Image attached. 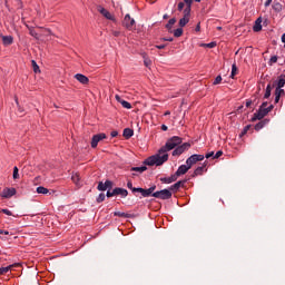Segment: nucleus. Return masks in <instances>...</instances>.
<instances>
[{"instance_id": "obj_1", "label": "nucleus", "mask_w": 285, "mask_h": 285, "mask_svg": "<svg viewBox=\"0 0 285 285\" xmlns=\"http://www.w3.org/2000/svg\"><path fill=\"white\" fill-rule=\"evenodd\" d=\"M181 141H184L181 137L173 136L166 141L165 146H163L156 155L145 159V166H164V164L168 161V153H170V150H175V148L178 146H181Z\"/></svg>"}, {"instance_id": "obj_2", "label": "nucleus", "mask_w": 285, "mask_h": 285, "mask_svg": "<svg viewBox=\"0 0 285 285\" xmlns=\"http://www.w3.org/2000/svg\"><path fill=\"white\" fill-rule=\"evenodd\" d=\"M14 195H17V189L13 187H6L0 193V197L2 199H10V198L14 197Z\"/></svg>"}, {"instance_id": "obj_3", "label": "nucleus", "mask_w": 285, "mask_h": 285, "mask_svg": "<svg viewBox=\"0 0 285 285\" xmlns=\"http://www.w3.org/2000/svg\"><path fill=\"white\" fill-rule=\"evenodd\" d=\"M153 197L156 199H170V197H173V191H170V189H163L154 193Z\"/></svg>"}, {"instance_id": "obj_4", "label": "nucleus", "mask_w": 285, "mask_h": 285, "mask_svg": "<svg viewBox=\"0 0 285 285\" xmlns=\"http://www.w3.org/2000/svg\"><path fill=\"white\" fill-rule=\"evenodd\" d=\"M204 157H205L204 155L194 154L189 158H187L186 165L189 168H193V166H195V164H197V161H204Z\"/></svg>"}, {"instance_id": "obj_5", "label": "nucleus", "mask_w": 285, "mask_h": 285, "mask_svg": "<svg viewBox=\"0 0 285 285\" xmlns=\"http://www.w3.org/2000/svg\"><path fill=\"white\" fill-rule=\"evenodd\" d=\"M189 148H190V142L178 145L173 151V157H179V155H184V153H186V150H188Z\"/></svg>"}, {"instance_id": "obj_6", "label": "nucleus", "mask_w": 285, "mask_h": 285, "mask_svg": "<svg viewBox=\"0 0 285 285\" xmlns=\"http://www.w3.org/2000/svg\"><path fill=\"white\" fill-rule=\"evenodd\" d=\"M189 148H190V142L178 145L173 151V157H179V155H184V153H186V150H188Z\"/></svg>"}, {"instance_id": "obj_7", "label": "nucleus", "mask_w": 285, "mask_h": 285, "mask_svg": "<svg viewBox=\"0 0 285 285\" xmlns=\"http://www.w3.org/2000/svg\"><path fill=\"white\" fill-rule=\"evenodd\" d=\"M104 139H108L105 132L94 135L91 138V148H97L99 146V141H104Z\"/></svg>"}, {"instance_id": "obj_8", "label": "nucleus", "mask_w": 285, "mask_h": 285, "mask_svg": "<svg viewBox=\"0 0 285 285\" xmlns=\"http://www.w3.org/2000/svg\"><path fill=\"white\" fill-rule=\"evenodd\" d=\"M268 115V110L259 107V109L254 114V117L252 118V121H261V119H264Z\"/></svg>"}, {"instance_id": "obj_9", "label": "nucleus", "mask_w": 285, "mask_h": 285, "mask_svg": "<svg viewBox=\"0 0 285 285\" xmlns=\"http://www.w3.org/2000/svg\"><path fill=\"white\" fill-rule=\"evenodd\" d=\"M122 26L127 30H132L135 28V19L130 18V14H126L122 21Z\"/></svg>"}, {"instance_id": "obj_10", "label": "nucleus", "mask_w": 285, "mask_h": 285, "mask_svg": "<svg viewBox=\"0 0 285 285\" xmlns=\"http://www.w3.org/2000/svg\"><path fill=\"white\" fill-rule=\"evenodd\" d=\"M98 12H100V14L105 17V19H108L109 21H115V16L110 13V11H108L106 8L99 7Z\"/></svg>"}, {"instance_id": "obj_11", "label": "nucleus", "mask_w": 285, "mask_h": 285, "mask_svg": "<svg viewBox=\"0 0 285 285\" xmlns=\"http://www.w3.org/2000/svg\"><path fill=\"white\" fill-rule=\"evenodd\" d=\"M190 21V11L184 10V17L179 20V27L186 28V24Z\"/></svg>"}, {"instance_id": "obj_12", "label": "nucleus", "mask_w": 285, "mask_h": 285, "mask_svg": "<svg viewBox=\"0 0 285 285\" xmlns=\"http://www.w3.org/2000/svg\"><path fill=\"white\" fill-rule=\"evenodd\" d=\"M75 79H77L79 83H82V86H88V83H90V79H88V77L82 73L75 75Z\"/></svg>"}, {"instance_id": "obj_13", "label": "nucleus", "mask_w": 285, "mask_h": 285, "mask_svg": "<svg viewBox=\"0 0 285 285\" xmlns=\"http://www.w3.org/2000/svg\"><path fill=\"white\" fill-rule=\"evenodd\" d=\"M190 170V167L188 165H180L175 173V175L178 177H181V175H186Z\"/></svg>"}, {"instance_id": "obj_14", "label": "nucleus", "mask_w": 285, "mask_h": 285, "mask_svg": "<svg viewBox=\"0 0 285 285\" xmlns=\"http://www.w3.org/2000/svg\"><path fill=\"white\" fill-rule=\"evenodd\" d=\"M19 267H21V264L19 263H14L7 267H0V275H6V273H9V271H12L13 268H19Z\"/></svg>"}, {"instance_id": "obj_15", "label": "nucleus", "mask_w": 285, "mask_h": 285, "mask_svg": "<svg viewBox=\"0 0 285 285\" xmlns=\"http://www.w3.org/2000/svg\"><path fill=\"white\" fill-rule=\"evenodd\" d=\"M0 38L2 39V45L8 47L14 43V38L12 36H3L1 35Z\"/></svg>"}, {"instance_id": "obj_16", "label": "nucleus", "mask_w": 285, "mask_h": 285, "mask_svg": "<svg viewBox=\"0 0 285 285\" xmlns=\"http://www.w3.org/2000/svg\"><path fill=\"white\" fill-rule=\"evenodd\" d=\"M116 101H118V104H121L122 108H127V110H130V108H132V106L130 105V102L121 99V96L116 95L115 96Z\"/></svg>"}, {"instance_id": "obj_17", "label": "nucleus", "mask_w": 285, "mask_h": 285, "mask_svg": "<svg viewBox=\"0 0 285 285\" xmlns=\"http://www.w3.org/2000/svg\"><path fill=\"white\" fill-rule=\"evenodd\" d=\"M185 184H186V180H179L176 184L171 185L169 190L177 193V190H179L180 188H184Z\"/></svg>"}, {"instance_id": "obj_18", "label": "nucleus", "mask_w": 285, "mask_h": 285, "mask_svg": "<svg viewBox=\"0 0 285 285\" xmlns=\"http://www.w3.org/2000/svg\"><path fill=\"white\" fill-rule=\"evenodd\" d=\"M177 179L178 178H177L176 174H174L170 177H163V178H160V181L163 184H173V181H177Z\"/></svg>"}, {"instance_id": "obj_19", "label": "nucleus", "mask_w": 285, "mask_h": 285, "mask_svg": "<svg viewBox=\"0 0 285 285\" xmlns=\"http://www.w3.org/2000/svg\"><path fill=\"white\" fill-rule=\"evenodd\" d=\"M284 86H285V79L284 78H278V80H275L274 82H273V88H284Z\"/></svg>"}, {"instance_id": "obj_20", "label": "nucleus", "mask_w": 285, "mask_h": 285, "mask_svg": "<svg viewBox=\"0 0 285 285\" xmlns=\"http://www.w3.org/2000/svg\"><path fill=\"white\" fill-rule=\"evenodd\" d=\"M157 188V186H151L148 189H144V197H153V195L155 194V189Z\"/></svg>"}, {"instance_id": "obj_21", "label": "nucleus", "mask_w": 285, "mask_h": 285, "mask_svg": "<svg viewBox=\"0 0 285 285\" xmlns=\"http://www.w3.org/2000/svg\"><path fill=\"white\" fill-rule=\"evenodd\" d=\"M27 28L31 37H33L35 39H40L41 36L39 35V32H37V30H35V27L27 26Z\"/></svg>"}, {"instance_id": "obj_22", "label": "nucleus", "mask_w": 285, "mask_h": 285, "mask_svg": "<svg viewBox=\"0 0 285 285\" xmlns=\"http://www.w3.org/2000/svg\"><path fill=\"white\" fill-rule=\"evenodd\" d=\"M114 193L116 195H120V197H128V190H126L124 188H115Z\"/></svg>"}, {"instance_id": "obj_23", "label": "nucleus", "mask_w": 285, "mask_h": 285, "mask_svg": "<svg viewBox=\"0 0 285 285\" xmlns=\"http://www.w3.org/2000/svg\"><path fill=\"white\" fill-rule=\"evenodd\" d=\"M206 165H207V164L204 163L203 166L197 167V168L195 169V171H194L193 177H197V176H199V175H204V168H206Z\"/></svg>"}, {"instance_id": "obj_24", "label": "nucleus", "mask_w": 285, "mask_h": 285, "mask_svg": "<svg viewBox=\"0 0 285 285\" xmlns=\"http://www.w3.org/2000/svg\"><path fill=\"white\" fill-rule=\"evenodd\" d=\"M40 30V37H50V35H52V30L50 29H46V28H41L39 27Z\"/></svg>"}, {"instance_id": "obj_25", "label": "nucleus", "mask_w": 285, "mask_h": 285, "mask_svg": "<svg viewBox=\"0 0 285 285\" xmlns=\"http://www.w3.org/2000/svg\"><path fill=\"white\" fill-rule=\"evenodd\" d=\"M253 30L254 32H261L262 30V18H258L256 21H255V24L253 27Z\"/></svg>"}, {"instance_id": "obj_26", "label": "nucleus", "mask_w": 285, "mask_h": 285, "mask_svg": "<svg viewBox=\"0 0 285 285\" xmlns=\"http://www.w3.org/2000/svg\"><path fill=\"white\" fill-rule=\"evenodd\" d=\"M127 188L132 190V193H141V195H144V188H132V183L131 181L127 183Z\"/></svg>"}, {"instance_id": "obj_27", "label": "nucleus", "mask_w": 285, "mask_h": 285, "mask_svg": "<svg viewBox=\"0 0 285 285\" xmlns=\"http://www.w3.org/2000/svg\"><path fill=\"white\" fill-rule=\"evenodd\" d=\"M132 135H134L132 129H130V128L124 129L122 137H125V139H130V137H132Z\"/></svg>"}, {"instance_id": "obj_28", "label": "nucleus", "mask_w": 285, "mask_h": 285, "mask_svg": "<svg viewBox=\"0 0 285 285\" xmlns=\"http://www.w3.org/2000/svg\"><path fill=\"white\" fill-rule=\"evenodd\" d=\"M71 180L73 181V184H76V186H79V181H81V177L79 176L78 173H76V174H72Z\"/></svg>"}, {"instance_id": "obj_29", "label": "nucleus", "mask_w": 285, "mask_h": 285, "mask_svg": "<svg viewBox=\"0 0 285 285\" xmlns=\"http://www.w3.org/2000/svg\"><path fill=\"white\" fill-rule=\"evenodd\" d=\"M37 193H38V195H48V193H50V190L46 187L40 186V187H37Z\"/></svg>"}, {"instance_id": "obj_30", "label": "nucleus", "mask_w": 285, "mask_h": 285, "mask_svg": "<svg viewBox=\"0 0 285 285\" xmlns=\"http://www.w3.org/2000/svg\"><path fill=\"white\" fill-rule=\"evenodd\" d=\"M0 213H3V215H8V217H19V215L12 214V212L8 208L0 209Z\"/></svg>"}, {"instance_id": "obj_31", "label": "nucleus", "mask_w": 285, "mask_h": 285, "mask_svg": "<svg viewBox=\"0 0 285 285\" xmlns=\"http://www.w3.org/2000/svg\"><path fill=\"white\" fill-rule=\"evenodd\" d=\"M177 23V19L171 18L169 19L168 23L166 24L167 30H173V26Z\"/></svg>"}, {"instance_id": "obj_32", "label": "nucleus", "mask_w": 285, "mask_h": 285, "mask_svg": "<svg viewBox=\"0 0 285 285\" xmlns=\"http://www.w3.org/2000/svg\"><path fill=\"white\" fill-rule=\"evenodd\" d=\"M184 3L186 4V8L184 10L187 12H190L191 6H193V0H184Z\"/></svg>"}, {"instance_id": "obj_33", "label": "nucleus", "mask_w": 285, "mask_h": 285, "mask_svg": "<svg viewBox=\"0 0 285 285\" xmlns=\"http://www.w3.org/2000/svg\"><path fill=\"white\" fill-rule=\"evenodd\" d=\"M266 126V120H262L255 125V130H262Z\"/></svg>"}, {"instance_id": "obj_34", "label": "nucleus", "mask_w": 285, "mask_h": 285, "mask_svg": "<svg viewBox=\"0 0 285 285\" xmlns=\"http://www.w3.org/2000/svg\"><path fill=\"white\" fill-rule=\"evenodd\" d=\"M183 27H180V28H178V29H176L175 31H174V37H177V38H179V37H181V35H184V29H181Z\"/></svg>"}, {"instance_id": "obj_35", "label": "nucleus", "mask_w": 285, "mask_h": 285, "mask_svg": "<svg viewBox=\"0 0 285 285\" xmlns=\"http://www.w3.org/2000/svg\"><path fill=\"white\" fill-rule=\"evenodd\" d=\"M235 75H237V65H236V63H234V65L232 66L230 78H232V79H235Z\"/></svg>"}, {"instance_id": "obj_36", "label": "nucleus", "mask_w": 285, "mask_h": 285, "mask_svg": "<svg viewBox=\"0 0 285 285\" xmlns=\"http://www.w3.org/2000/svg\"><path fill=\"white\" fill-rule=\"evenodd\" d=\"M284 92H285L284 89L276 87V90H275L276 96L282 97V95H284Z\"/></svg>"}, {"instance_id": "obj_37", "label": "nucleus", "mask_w": 285, "mask_h": 285, "mask_svg": "<svg viewBox=\"0 0 285 285\" xmlns=\"http://www.w3.org/2000/svg\"><path fill=\"white\" fill-rule=\"evenodd\" d=\"M13 179H19V168L13 167Z\"/></svg>"}, {"instance_id": "obj_38", "label": "nucleus", "mask_w": 285, "mask_h": 285, "mask_svg": "<svg viewBox=\"0 0 285 285\" xmlns=\"http://www.w3.org/2000/svg\"><path fill=\"white\" fill-rule=\"evenodd\" d=\"M32 66H33V72H40L39 70V65H37V61L32 60Z\"/></svg>"}, {"instance_id": "obj_39", "label": "nucleus", "mask_w": 285, "mask_h": 285, "mask_svg": "<svg viewBox=\"0 0 285 285\" xmlns=\"http://www.w3.org/2000/svg\"><path fill=\"white\" fill-rule=\"evenodd\" d=\"M248 130H250V125L245 126V128L240 132V137H244V135H246V132H248Z\"/></svg>"}, {"instance_id": "obj_40", "label": "nucleus", "mask_w": 285, "mask_h": 285, "mask_svg": "<svg viewBox=\"0 0 285 285\" xmlns=\"http://www.w3.org/2000/svg\"><path fill=\"white\" fill-rule=\"evenodd\" d=\"M216 46H217V42H209L204 45L205 48H215Z\"/></svg>"}, {"instance_id": "obj_41", "label": "nucleus", "mask_w": 285, "mask_h": 285, "mask_svg": "<svg viewBox=\"0 0 285 285\" xmlns=\"http://www.w3.org/2000/svg\"><path fill=\"white\" fill-rule=\"evenodd\" d=\"M273 63H277V56H273V57L269 59V66H273Z\"/></svg>"}, {"instance_id": "obj_42", "label": "nucleus", "mask_w": 285, "mask_h": 285, "mask_svg": "<svg viewBox=\"0 0 285 285\" xmlns=\"http://www.w3.org/2000/svg\"><path fill=\"white\" fill-rule=\"evenodd\" d=\"M222 83V76H217L216 79L214 80V86H217Z\"/></svg>"}, {"instance_id": "obj_43", "label": "nucleus", "mask_w": 285, "mask_h": 285, "mask_svg": "<svg viewBox=\"0 0 285 285\" xmlns=\"http://www.w3.org/2000/svg\"><path fill=\"white\" fill-rule=\"evenodd\" d=\"M105 199H106V195L100 194V195L98 196V198H97V202H98L99 204H101V202H104Z\"/></svg>"}, {"instance_id": "obj_44", "label": "nucleus", "mask_w": 285, "mask_h": 285, "mask_svg": "<svg viewBox=\"0 0 285 285\" xmlns=\"http://www.w3.org/2000/svg\"><path fill=\"white\" fill-rule=\"evenodd\" d=\"M115 215L116 217H128V214L121 212H116Z\"/></svg>"}, {"instance_id": "obj_45", "label": "nucleus", "mask_w": 285, "mask_h": 285, "mask_svg": "<svg viewBox=\"0 0 285 285\" xmlns=\"http://www.w3.org/2000/svg\"><path fill=\"white\" fill-rule=\"evenodd\" d=\"M206 159H210V157H213V159H215V151H210V153H207L205 155Z\"/></svg>"}, {"instance_id": "obj_46", "label": "nucleus", "mask_w": 285, "mask_h": 285, "mask_svg": "<svg viewBox=\"0 0 285 285\" xmlns=\"http://www.w3.org/2000/svg\"><path fill=\"white\" fill-rule=\"evenodd\" d=\"M98 190H107L105 183L98 184Z\"/></svg>"}, {"instance_id": "obj_47", "label": "nucleus", "mask_w": 285, "mask_h": 285, "mask_svg": "<svg viewBox=\"0 0 285 285\" xmlns=\"http://www.w3.org/2000/svg\"><path fill=\"white\" fill-rule=\"evenodd\" d=\"M222 155H224V151L218 150V151L214 155V159H219V157H222Z\"/></svg>"}, {"instance_id": "obj_48", "label": "nucleus", "mask_w": 285, "mask_h": 285, "mask_svg": "<svg viewBox=\"0 0 285 285\" xmlns=\"http://www.w3.org/2000/svg\"><path fill=\"white\" fill-rule=\"evenodd\" d=\"M153 63V61L148 60V58L145 57L144 65L146 68H149V66Z\"/></svg>"}, {"instance_id": "obj_49", "label": "nucleus", "mask_w": 285, "mask_h": 285, "mask_svg": "<svg viewBox=\"0 0 285 285\" xmlns=\"http://www.w3.org/2000/svg\"><path fill=\"white\" fill-rule=\"evenodd\" d=\"M105 188H112V181H110V180H106V183H105Z\"/></svg>"}, {"instance_id": "obj_50", "label": "nucleus", "mask_w": 285, "mask_h": 285, "mask_svg": "<svg viewBox=\"0 0 285 285\" xmlns=\"http://www.w3.org/2000/svg\"><path fill=\"white\" fill-rule=\"evenodd\" d=\"M185 3L184 2H179L178 3V10H179V12H181V10H184V8H185Z\"/></svg>"}, {"instance_id": "obj_51", "label": "nucleus", "mask_w": 285, "mask_h": 285, "mask_svg": "<svg viewBox=\"0 0 285 285\" xmlns=\"http://www.w3.org/2000/svg\"><path fill=\"white\" fill-rule=\"evenodd\" d=\"M271 90L266 89L265 95H264V99H268L271 97Z\"/></svg>"}, {"instance_id": "obj_52", "label": "nucleus", "mask_w": 285, "mask_h": 285, "mask_svg": "<svg viewBox=\"0 0 285 285\" xmlns=\"http://www.w3.org/2000/svg\"><path fill=\"white\" fill-rule=\"evenodd\" d=\"M115 195H117L115 193V189L112 191H110V190L107 191V197H115Z\"/></svg>"}, {"instance_id": "obj_53", "label": "nucleus", "mask_w": 285, "mask_h": 285, "mask_svg": "<svg viewBox=\"0 0 285 285\" xmlns=\"http://www.w3.org/2000/svg\"><path fill=\"white\" fill-rule=\"evenodd\" d=\"M131 170H137L138 173H144V167H134Z\"/></svg>"}, {"instance_id": "obj_54", "label": "nucleus", "mask_w": 285, "mask_h": 285, "mask_svg": "<svg viewBox=\"0 0 285 285\" xmlns=\"http://www.w3.org/2000/svg\"><path fill=\"white\" fill-rule=\"evenodd\" d=\"M267 106H268V102L265 101V102H263V104L261 105V108L267 109V108H268Z\"/></svg>"}, {"instance_id": "obj_55", "label": "nucleus", "mask_w": 285, "mask_h": 285, "mask_svg": "<svg viewBox=\"0 0 285 285\" xmlns=\"http://www.w3.org/2000/svg\"><path fill=\"white\" fill-rule=\"evenodd\" d=\"M271 3H273V0H266L265 8H268V6H271Z\"/></svg>"}, {"instance_id": "obj_56", "label": "nucleus", "mask_w": 285, "mask_h": 285, "mask_svg": "<svg viewBox=\"0 0 285 285\" xmlns=\"http://www.w3.org/2000/svg\"><path fill=\"white\" fill-rule=\"evenodd\" d=\"M252 105H253V101H252V100H247V101H246V108H250Z\"/></svg>"}, {"instance_id": "obj_57", "label": "nucleus", "mask_w": 285, "mask_h": 285, "mask_svg": "<svg viewBox=\"0 0 285 285\" xmlns=\"http://www.w3.org/2000/svg\"><path fill=\"white\" fill-rule=\"evenodd\" d=\"M273 85L268 83L267 87H266V90H269V91H273Z\"/></svg>"}, {"instance_id": "obj_58", "label": "nucleus", "mask_w": 285, "mask_h": 285, "mask_svg": "<svg viewBox=\"0 0 285 285\" xmlns=\"http://www.w3.org/2000/svg\"><path fill=\"white\" fill-rule=\"evenodd\" d=\"M282 96H277L275 95V104H279V99H281Z\"/></svg>"}, {"instance_id": "obj_59", "label": "nucleus", "mask_w": 285, "mask_h": 285, "mask_svg": "<svg viewBox=\"0 0 285 285\" xmlns=\"http://www.w3.org/2000/svg\"><path fill=\"white\" fill-rule=\"evenodd\" d=\"M196 32H199L200 30H202V26L198 23L197 26H196Z\"/></svg>"}, {"instance_id": "obj_60", "label": "nucleus", "mask_w": 285, "mask_h": 285, "mask_svg": "<svg viewBox=\"0 0 285 285\" xmlns=\"http://www.w3.org/2000/svg\"><path fill=\"white\" fill-rule=\"evenodd\" d=\"M158 50H164V48H166V45H159L157 46Z\"/></svg>"}, {"instance_id": "obj_61", "label": "nucleus", "mask_w": 285, "mask_h": 285, "mask_svg": "<svg viewBox=\"0 0 285 285\" xmlns=\"http://www.w3.org/2000/svg\"><path fill=\"white\" fill-rule=\"evenodd\" d=\"M273 108H274L273 105H271L269 107H267V108H266L267 114L271 112V111L273 110Z\"/></svg>"}, {"instance_id": "obj_62", "label": "nucleus", "mask_w": 285, "mask_h": 285, "mask_svg": "<svg viewBox=\"0 0 285 285\" xmlns=\"http://www.w3.org/2000/svg\"><path fill=\"white\" fill-rule=\"evenodd\" d=\"M161 130H164V131L168 130V126L161 125Z\"/></svg>"}, {"instance_id": "obj_63", "label": "nucleus", "mask_w": 285, "mask_h": 285, "mask_svg": "<svg viewBox=\"0 0 285 285\" xmlns=\"http://www.w3.org/2000/svg\"><path fill=\"white\" fill-rule=\"evenodd\" d=\"M117 135H119V132H117V131H111V137H117Z\"/></svg>"}, {"instance_id": "obj_64", "label": "nucleus", "mask_w": 285, "mask_h": 285, "mask_svg": "<svg viewBox=\"0 0 285 285\" xmlns=\"http://www.w3.org/2000/svg\"><path fill=\"white\" fill-rule=\"evenodd\" d=\"M282 42H283L284 46H285V33H283V36H282Z\"/></svg>"}]
</instances>
